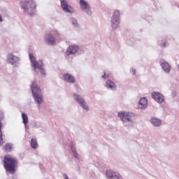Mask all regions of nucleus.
Masks as SVG:
<instances>
[{
  "label": "nucleus",
  "instance_id": "33",
  "mask_svg": "<svg viewBox=\"0 0 179 179\" xmlns=\"http://www.w3.org/2000/svg\"><path fill=\"white\" fill-rule=\"evenodd\" d=\"M172 96H173V97H176V96H177V92L176 91H173L172 92Z\"/></svg>",
  "mask_w": 179,
  "mask_h": 179
},
{
  "label": "nucleus",
  "instance_id": "21",
  "mask_svg": "<svg viewBox=\"0 0 179 179\" xmlns=\"http://www.w3.org/2000/svg\"><path fill=\"white\" fill-rule=\"evenodd\" d=\"M30 145H31V148H32V149H37V148H38V143H37V138H31Z\"/></svg>",
  "mask_w": 179,
  "mask_h": 179
},
{
  "label": "nucleus",
  "instance_id": "36",
  "mask_svg": "<svg viewBox=\"0 0 179 179\" xmlns=\"http://www.w3.org/2000/svg\"><path fill=\"white\" fill-rule=\"evenodd\" d=\"M178 69H179V64H178Z\"/></svg>",
  "mask_w": 179,
  "mask_h": 179
},
{
  "label": "nucleus",
  "instance_id": "16",
  "mask_svg": "<svg viewBox=\"0 0 179 179\" xmlns=\"http://www.w3.org/2000/svg\"><path fill=\"white\" fill-rule=\"evenodd\" d=\"M159 64H160L163 71H164V72H166V73H170V71L171 70V66H170V64H169V63H167V62H166V60L162 59L159 61Z\"/></svg>",
  "mask_w": 179,
  "mask_h": 179
},
{
  "label": "nucleus",
  "instance_id": "12",
  "mask_svg": "<svg viewBox=\"0 0 179 179\" xmlns=\"http://www.w3.org/2000/svg\"><path fill=\"white\" fill-rule=\"evenodd\" d=\"M80 48L79 45H69L66 51V54L68 57H69V55H73V54H76V52H78V51H79Z\"/></svg>",
  "mask_w": 179,
  "mask_h": 179
},
{
  "label": "nucleus",
  "instance_id": "23",
  "mask_svg": "<svg viewBox=\"0 0 179 179\" xmlns=\"http://www.w3.org/2000/svg\"><path fill=\"white\" fill-rule=\"evenodd\" d=\"M70 22H71L73 27H79V23H78V20H76L74 17H70Z\"/></svg>",
  "mask_w": 179,
  "mask_h": 179
},
{
  "label": "nucleus",
  "instance_id": "13",
  "mask_svg": "<svg viewBox=\"0 0 179 179\" xmlns=\"http://www.w3.org/2000/svg\"><path fill=\"white\" fill-rule=\"evenodd\" d=\"M106 176L108 179H122V176L120 173L110 169L106 171Z\"/></svg>",
  "mask_w": 179,
  "mask_h": 179
},
{
  "label": "nucleus",
  "instance_id": "15",
  "mask_svg": "<svg viewBox=\"0 0 179 179\" xmlns=\"http://www.w3.org/2000/svg\"><path fill=\"white\" fill-rule=\"evenodd\" d=\"M63 80H64V82H66L67 83L71 84H73L76 82L75 76L68 73H65L63 74Z\"/></svg>",
  "mask_w": 179,
  "mask_h": 179
},
{
  "label": "nucleus",
  "instance_id": "27",
  "mask_svg": "<svg viewBox=\"0 0 179 179\" xmlns=\"http://www.w3.org/2000/svg\"><path fill=\"white\" fill-rule=\"evenodd\" d=\"M55 36H56V37H59L61 36V34H59V32H58V31H55L54 33Z\"/></svg>",
  "mask_w": 179,
  "mask_h": 179
},
{
  "label": "nucleus",
  "instance_id": "25",
  "mask_svg": "<svg viewBox=\"0 0 179 179\" xmlns=\"http://www.w3.org/2000/svg\"><path fill=\"white\" fill-rule=\"evenodd\" d=\"M3 145V133L2 132V129L0 130V146Z\"/></svg>",
  "mask_w": 179,
  "mask_h": 179
},
{
  "label": "nucleus",
  "instance_id": "29",
  "mask_svg": "<svg viewBox=\"0 0 179 179\" xmlns=\"http://www.w3.org/2000/svg\"><path fill=\"white\" fill-rule=\"evenodd\" d=\"M162 47H164V48L169 47L168 42L167 41L164 42L163 44H162Z\"/></svg>",
  "mask_w": 179,
  "mask_h": 179
},
{
  "label": "nucleus",
  "instance_id": "24",
  "mask_svg": "<svg viewBox=\"0 0 179 179\" xmlns=\"http://www.w3.org/2000/svg\"><path fill=\"white\" fill-rule=\"evenodd\" d=\"M12 143H8L5 145L4 149L6 152H12Z\"/></svg>",
  "mask_w": 179,
  "mask_h": 179
},
{
  "label": "nucleus",
  "instance_id": "14",
  "mask_svg": "<svg viewBox=\"0 0 179 179\" xmlns=\"http://www.w3.org/2000/svg\"><path fill=\"white\" fill-rule=\"evenodd\" d=\"M44 38L45 43H46V44H49L50 45H54V44L56 43L54 35L50 33L45 34Z\"/></svg>",
  "mask_w": 179,
  "mask_h": 179
},
{
  "label": "nucleus",
  "instance_id": "31",
  "mask_svg": "<svg viewBox=\"0 0 179 179\" xmlns=\"http://www.w3.org/2000/svg\"><path fill=\"white\" fill-rule=\"evenodd\" d=\"M131 71L133 73V75H135V73H136V70H135L134 69H131Z\"/></svg>",
  "mask_w": 179,
  "mask_h": 179
},
{
  "label": "nucleus",
  "instance_id": "20",
  "mask_svg": "<svg viewBox=\"0 0 179 179\" xmlns=\"http://www.w3.org/2000/svg\"><path fill=\"white\" fill-rule=\"evenodd\" d=\"M150 122L154 127H160L162 125V120L155 117H151Z\"/></svg>",
  "mask_w": 179,
  "mask_h": 179
},
{
  "label": "nucleus",
  "instance_id": "34",
  "mask_svg": "<svg viewBox=\"0 0 179 179\" xmlns=\"http://www.w3.org/2000/svg\"><path fill=\"white\" fill-rule=\"evenodd\" d=\"M32 125H33V127H37V123L33 122V123H32Z\"/></svg>",
  "mask_w": 179,
  "mask_h": 179
},
{
  "label": "nucleus",
  "instance_id": "1",
  "mask_svg": "<svg viewBox=\"0 0 179 179\" xmlns=\"http://www.w3.org/2000/svg\"><path fill=\"white\" fill-rule=\"evenodd\" d=\"M118 117L122 121L124 127H134L135 125V120L136 115L130 112H118Z\"/></svg>",
  "mask_w": 179,
  "mask_h": 179
},
{
  "label": "nucleus",
  "instance_id": "9",
  "mask_svg": "<svg viewBox=\"0 0 179 179\" xmlns=\"http://www.w3.org/2000/svg\"><path fill=\"white\" fill-rule=\"evenodd\" d=\"M7 60L10 65H13L14 68H17L19 66V61H20V59L19 57L13 55V54L10 53L7 55Z\"/></svg>",
  "mask_w": 179,
  "mask_h": 179
},
{
  "label": "nucleus",
  "instance_id": "35",
  "mask_svg": "<svg viewBox=\"0 0 179 179\" xmlns=\"http://www.w3.org/2000/svg\"><path fill=\"white\" fill-rule=\"evenodd\" d=\"M0 22H3V19H2V15H0Z\"/></svg>",
  "mask_w": 179,
  "mask_h": 179
},
{
  "label": "nucleus",
  "instance_id": "19",
  "mask_svg": "<svg viewBox=\"0 0 179 179\" xmlns=\"http://www.w3.org/2000/svg\"><path fill=\"white\" fill-rule=\"evenodd\" d=\"M70 149L75 159H77V160H79V154H78V152L76 151V145H75V143H71Z\"/></svg>",
  "mask_w": 179,
  "mask_h": 179
},
{
  "label": "nucleus",
  "instance_id": "2",
  "mask_svg": "<svg viewBox=\"0 0 179 179\" xmlns=\"http://www.w3.org/2000/svg\"><path fill=\"white\" fill-rule=\"evenodd\" d=\"M20 5L24 13H27L29 16H34L37 8L34 0H22L20 1Z\"/></svg>",
  "mask_w": 179,
  "mask_h": 179
},
{
  "label": "nucleus",
  "instance_id": "18",
  "mask_svg": "<svg viewBox=\"0 0 179 179\" xmlns=\"http://www.w3.org/2000/svg\"><path fill=\"white\" fill-rule=\"evenodd\" d=\"M148 107V99L146 97L141 98L138 101V108L145 110Z\"/></svg>",
  "mask_w": 179,
  "mask_h": 179
},
{
  "label": "nucleus",
  "instance_id": "28",
  "mask_svg": "<svg viewBox=\"0 0 179 179\" xmlns=\"http://www.w3.org/2000/svg\"><path fill=\"white\" fill-rule=\"evenodd\" d=\"M102 79H107V78H108V75H107L106 73V72H104V74L101 76Z\"/></svg>",
  "mask_w": 179,
  "mask_h": 179
},
{
  "label": "nucleus",
  "instance_id": "17",
  "mask_svg": "<svg viewBox=\"0 0 179 179\" xmlns=\"http://www.w3.org/2000/svg\"><path fill=\"white\" fill-rule=\"evenodd\" d=\"M105 87L108 90H113V92L117 90V85H115V83L112 81L111 80H106Z\"/></svg>",
  "mask_w": 179,
  "mask_h": 179
},
{
  "label": "nucleus",
  "instance_id": "8",
  "mask_svg": "<svg viewBox=\"0 0 179 179\" xmlns=\"http://www.w3.org/2000/svg\"><path fill=\"white\" fill-rule=\"evenodd\" d=\"M80 8L84 13L87 14L88 16H92L93 15V11H92V7L87 3L85 0H80L79 2Z\"/></svg>",
  "mask_w": 179,
  "mask_h": 179
},
{
  "label": "nucleus",
  "instance_id": "7",
  "mask_svg": "<svg viewBox=\"0 0 179 179\" xmlns=\"http://www.w3.org/2000/svg\"><path fill=\"white\" fill-rule=\"evenodd\" d=\"M121 13L120 10H116L114 11L113 15L111 18V26L113 30H117L118 26H120V16Z\"/></svg>",
  "mask_w": 179,
  "mask_h": 179
},
{
  "label": "nucleus",
  "instance_id": "32",
  "mask_svg": "<svg viewBox=\"0 0 179 179\" xmlns=\"http://www.w3.org/2000/svg\"><path fill=\"white\" fill-rule=\"evenodd\" d=\"M63 177L64 179H69V177H68V175H66V173L63 174Z\"/></svg>",
  "mask_w": 179,
  "mask_h": 179
},
{
  "label": "nucleus",
  "instance_id": "11",
  "mask_svg": "<svg viewBox=\"0 0 179 179\" xmlns=\"http://www.w3.org/2000/svg\"><path fill=\"white\" fill-rule=\"evenodd\" d=\"M62 9L65 12V13H70L72 15L73 13V8L68 4L66 0H60Z\"/></svg>",
  "mask_w": 179,
  "mask_h": 179
},
{
  "label": "nucleus",
  "instance_id": "3",
  "mask_svg": "<svg viewBox=\"0 0 179 179\" xmlns=\"http://www.w3.org/2000/svg\"><path fill=\"white\" fill-rule=\"evenodd\" d=\"M16 164H17V160L11 157H4L3 159V167L6 173L10 174H15L16 173Z\"/></svg>",
  "mask_w": 179,
  "mask_h": 179
},
{
  "label": "nucleus",
  "instance_id": "10",
  "mask_svg": "<svg viewBox=\"0 0 179 179\" xmlns=\"http://www.w3.org/2000/svg\"><path fill=\"white\" fill-rule=\"evenodd\" d=\"M151 96L153 100H155V101H156L159 104H162V103H164L166 100V99L164 98V95H163V94L159 92H152Z\"/></svg>",
  "mask_w": 179,
  "mask_h": 179
},
{
  "label": "nucleus",
  "instance_id": "5",
  "mask_svg": "<svg viewBox=\"0 0 179 179\" xmlns=\"http://www.w3.org/2000/svg\"><path fill=\"white\" fill-rule=\"evenodd\" d=\"M29 57L31 65L32 68H34V70L36 71V69H39L41 75L45 78L47 76V73H45V69H44V63H43V60H39L37 62L36 60V57H34V55H33L31 53L29 54Z\"/></svg>",
  "mask_w": 179,
  "mask_h": 179
},
{
  "label": "nucleus",
  "instance_id": "22",
  "mask_svg": "<svg viewBox=\"0 0 179 179\" xmlns=\"http://www.w3.org/2000/svg\"><path fill=\"white\" fill-rule=\"evenodd\" d=\"M22 122L25 125V128H26V125L29 124V117H27V115L24 113H22Z\"/></svg>",
  "mask_w": 179,
  "mask_h": 179
},
{
  "label": "nucleus",
  "instance_id": "4",
  "mask_svg": "<svg viewBox=\"0 0 179 179\" xmlns=\"http://www.w3.org/2000/svg\"><path fill=\"white\" fill-rule=\"evenodd\" d=\"M31 90L32 93V96L35 103H37L38 106L43 103V93L41 92V89L37 86V83L33 82L31 84Z\"/></svg>",
  "mask_w": 179,
  "mask_h": 179
},
{
  "label": "nucleus",
  "instance_id": "6",
  "mask_svg": "<svg viewBox=\"0 0 179 179\" xmlns=\"http://www.w3.org/2000/svg\"><path fill=\"white\" fill-rule=\"evenodd\" d=\"M73 97L75 101L81 106L83 110H85L87 113V111H90V109L89 108V106H87V103H86L85 98L78 94H73Z\"/></svg>",
  "mask_w": 179,
  "mask_h": 179
},
{
  "label": "nucleus",
  "instance_id": "26",
  "mask_svg": "<svg viewBox=\"0 0 179 179\" xmlns=\"http://www.w3.org/2000/svg\"><path fill=\"white\" fill-rule=\"evenodd\" d=\"M5 118V112L3 110H0V121H2Z\"/></svg>",
  "mask_w": 179,
  "mask_h": 179
},
{
  "label": "nucleus",
  "instance_id": "30",
  "mask_svg": "<svg viewBox=\"0 0 179 179\" xmlns=\"http://www.w3.org/2000/svg\"><path fill=\"white\" fill-rule=\"evenodd\" d=\"M127 44L128 45H133V43H132V42L131 43V41L127 40Z\"/></svg>",
  "mask_w": 179,
  "mask_h": 179
}]
</instances>
